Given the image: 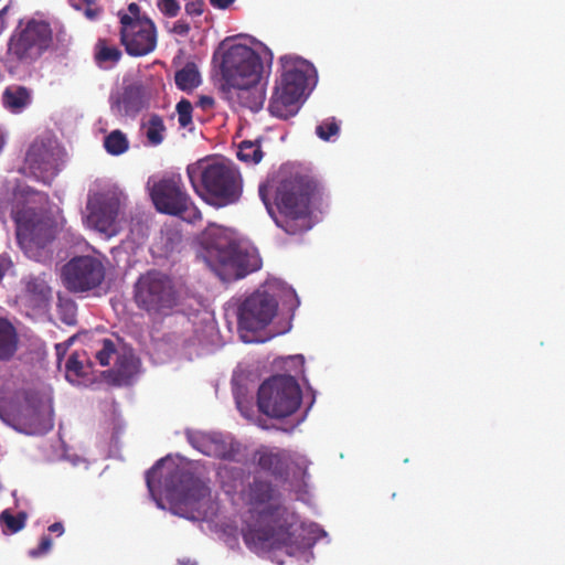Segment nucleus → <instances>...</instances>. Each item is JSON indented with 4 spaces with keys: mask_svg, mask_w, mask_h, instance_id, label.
I'll use <instances>...</instances> for the list:
<instances>
[{
    "mask_svg": "<svg viewBox=\"0 0 565 565\" xmlns=\"http://www.w3.org/2000/svg\"><path fill=\"white\" fill-rule=\"evenodd\" d=\"M258 194L279 228L300 235L313 226L312 214L323 203L324 190L315 178L282 168L259 185Z\"/></svg>",
    "mask_w": 565,
    "mask_h": 565,
    "instance_id": "nucleus-1",
    "label": "nucleus"
},
{
    "mask_svg": "<svg viewBox=\"0 0 565 565\" xmlns=\"http://www.w3.org/2000/svg\"><path fill=\"white\" fill-rule=\"evenodd\" d=\"M146 482L151 497H164L174 514L189 520L207 518L210 488L189 469L163 458L147 471Z\"/></svg>",
    "mask_w": 565,
    "mask_h": 565,
    "instance_id": "nucleus-2",
    "label": "nucleus"
},
{
    "mask_svg": "<svg viewBox=\"0 0 565 565\" xmlns=\"http://www.w3.org/2000/svg\"><path fill=\"white\" fill-rule=\"evenodd\" d=\"M200 245L198 258L222 280L239 279L257 269L253 257L239 247L223 226L209 225L200 235Z\"/></svg>",
    "mask_w": 565,
    "mask_h": 565,
    "instance_id": "nucleus-3",
    "label": "nucleus"
},
{
    "mask_svg": "<svg viewBox=\"0 0 565 565\" xmlns=\"http://www.w3.org/2000/svg\"><path fill=\"white\" fill-rule=\"evenodd\" d=\"M297 516L286 507L275 505L252 514L242 530L245 544L254 552H266L270 550L289 548L294 544V526Z\"/></svg>",
    "mask_w": 565,
    "mask_h": 565,
    "instance_id": "nucleus-4",
    "label": "nucleus"
},
{
    "mask_svg": "<svg viewBox=\"0 0 565 565\" xmlns=\"http://www.w3.org/2000/svg\"><path fill=\"white\" fill-rule=\"evenodd\" d=\"M186 174L194 192L215 206L236 203L242 195L241 173L230 162H211L203 167L190 164Z\"/></svg>",
    "mask_w": 565,
    "mask_h": 565,
    "instance_id": "nucleus-5",
    "label": "nucleus"
},
{
    "mask_svg": "<svg viewBox=\"0 0 565 565\" xmlns=\"http://www.w3.org/2000/svg\"><path fill=\"white\" fill-rule=\"evenodd\" d=\"M132 300L150 319H163L181 305L182 291L172 276L150 269L135 281Z\"/></svg>",
    "mask_w": 565,
    "mask_h": 565,
    "instance_id": "nucleus-6",
    "label": "nucleus"
},
{
    "mask_svg": "<svg viewBox=\"0 0 565 565\" xmlns=\"http://www.w3.org/2000/svg\"><path fill=\"white\" fill-rule=\"evenodd\" d=\"M53 44V30L44 20L20 22L8 41L6 67L14 74L18 66H30Z\"/></svg>",
    "mask_w": 565,
    "mask_h": 565,
    "instance_id": "nucleus-7",
    "label": "nucleus"
},
{
    "mask_svg": "<svg viewBox=\"0 0 565 565\" xmlns=\"http://www.w3.org/2000/svg\"><path fill=\"white\" fill-rule=\"evenodd\" d=\"M14 220L19 245L30 258L40 259L45 247L56 237V218L47 210L26 206L15 213Z\"/></svg>",
    "mask_w": 565,
    "mask_h": 565,
    "instance_id": "nucleus-8",
    "label": "nucleus"
},
{
    "mask_svg": "<svg viewBox=\"0 0 565 565\" xmlns=\"http://www.w3.org/2000/svg\"><path fill=\"white\" fill-rule=\"evenodd\" d=\"M302 394L291 375H275L262 383L257 392L259 412L273 418L292 415L301 404Z\"/></svg>",
    "mask_w": 565,
    "mask_h": 565,
    "instance_id": "nucleus-9",
    "label": "nucleus"
},
{
    "mask_svg": "<svg viewBox=\"0 0 565 565\" xmlns=\"http://www.w3.org/2000/svg\"><path fill=\"white\" fill-rule=\"evenodd\" d=\"M308 65L305 61H285L280 82L275 87L268 109L275 117L287 119L298 111V102L307 85Z\"/></svg>",
    "mask_w": 565,
    "mask_h": 565,
    "instance_id": "nucleus-10",
    "label": "nucleus"
},
{
    "mask_svg": "<svg viewBox=\"0 0 565 565\" xmlns=\"http://www.w3.org/2000/svg\"><path fill=\"white\" fill-rule=\"evenodd\" d=\"M150 196L160 213L179 216L188 223L202 220V213L188 194L180 175H171L154 182Z\"/></svg>",
    "mask_w": 565,
    "mask_h": 565,
    "instance_id": "nucleus-11",
    "label": "nucleus"
},
{
    "mask_svg": "<svg viewBox=\"0 0 565 565\" xmlns=\"http://www.w3.org/2000/svg\"><path fill=\"white\" fill-rule=\"evenodd\" d=\"M120 42L130 56H145L157 46L154 23L141 14L140 7L132 2L126 10L118 12Z\"/></svg>",
    "mask_w": 565,
    "mask_h": 565,
    "instance_id": "nucleus-12",
    "label": "nucleus"
},
{
    "mask_svg": "<svg viewBox=\"0 0 565 565\" xmlns=\"http://www.w3.org/2000/svg\"><path fill=\"white\" fill-rule=\"evenodd\" d=\"M277 312L278 300L273 294L258 289L246 297L237 312L241 339L245 343L264 342L256 332L269 326Z\"/></svg>",
    "mask_w": 565,
    "mask_h": 565,
    "instance_id": "nucleus-13",
    "label": "nucleus"
},
{
    "mask_svg": "<svg viewBox=\"0 0 565 565\" xmlns=\"http://www.w3.org/2000/svg\"><path fill=\"white\" fill-rule=\"evenodd\" d=\"M221 72L224 79L223 86L255 83L260 81L263 62L249 46L235 44L224 53Z\"/></svg>",
    "mask_w": 565,
    "mask_h": 565,
    "instance_id": "nucleus-14",
    "label": "nucleus"
},
{
    "mask_svg": "<svg viewBox=\"0 0 565 565\" xmlns=\"http://www.w3.org/2000/svg\"><path fill=\"white\" fill-rule=\"evenodd\" d=\"M105 278V268L92 256H78L63 266L64 286L72 292L89 291L98 287Z\"/></svg>",
    "mask_w": 565,
    "mask_h": 565,
    "instance_id": "nucleus-15",
    "label": "nucleus"
},
{
    "mask_svg": "<svg viewBox=\"0 0 565 565\" xmlns=\"http://www.w3.org/2000/svg\"><path fill=\"white\" fill-rule=\"evenodd\" d=\"M86 209L88 211L86 222L89 227L105 234L114 231L119 211L118 198L110 194H95L89 198Z\"/></svg>",
    "mask_w": 565,
    "mask_h": 565,
    "instance_id": "nucleus-16",
    "label": "nucleus"
},
{
    "mask_svg": "<svg viewBox=\"0 0 565 565\" xmlns=\"http://www.w3.org/2000/svg\"><path fill=\"white\" fill-rule=\"evenodd\" d=\"M223 94L235 110L248 109L257 113L266 99L265 87L259 82L223 86Z\"/></svg>",
    "mask_w": 565,
    "mask_h": 565,
    "instance_id": "nucleus-17",
    "label": "nucleus"
},
{
    "mask_svg": "<svg viewBox=\"0 0 565 565\" xmlns=\"http://www.w3.org/2000/svg\"><path fill=\"white\" fill-rule=\"evenodd\" d=\"M25 160L34 174L46 184L60 171L58 153L44 143H33L26 152Z\"/></svg>",
    "mask_w": 565,
    "mask_h": 565,
    "instance_id": "nucleus-18",
    "label": "nucleus"
},
{
    "mask_svg": "<svg viewBox=\"0 0 565 565\" xmlns=\"http://www.w3.org/2000/svg\"><path fill=\"white\" fill-rule=\"evenodd\" d=\"M145 107V87L135 82L125 85L122 90L110 97V108L116 116L136 117Z\"/></svg>",
    "mask_w": 565,
    "mask_h": 565,
    "instance_id": "nucleus-19",
    "label": "nucleus"
},
{
    "mask_svg": "<svg viewBox=\"0 0 565 565\" xmlns=\"http://www.w3.org/2000/svg\"><path fill=\"white\" fill-rule=\"evenodd\" d=\"M253 459L263 471L268 472L275 479L287 480L291 463L287 450L262 446L255 451Z\"/></svg>",
    "mask_w": 565,
    "mask_h": 565,
    "instance_id": "nucleus-20",
    "label": "nucleus"
},
{
    "mask_svg": "<svg viewBox=\"0 0 565 565\" xmlns=\"http://www.w3.org/2000/svg\"><path fill=\"white\" fill-rule=\"evenodd\" d=\"M94 62L102 70L114 68L122 57V52L111 40L99 38L94 45Z\"/></svg>",
    "mask_w": 565,
    "mask_h": 565,
    "instance_id": "nucleus-21",
    "label": "nucleus"
},
{
    "mask_svg": "<svg viewBox=\"0 0 565 565\" xmlns=\"http://www.w3.org/2000/svg\"><path fill=\"white\" fill-rule=\"evenodd\" d=\"M19 349V333L7 318L0 317V362L10 361Z\"/></svg>",
    "mask_w": 565,
    "mask_h": 565,
    "instance_id": "nucleus-22",
    "label": "nucleus"
},
{
    "mask_svg": "<svg viewBox=\"0 0 565 565\" xmlns=\"http://www.w3.org/2000/svg\"><path fill=\"white\" fill-rule=\"evenodd\" d=\"M140 130L147 139L146 145L150 147L160 146L167 136V127L162 116L154 113L142 119Z\"/></svg>",
    "mask_w": 565,
    "mask_h": 565,
    "instance_id": "nucleus-23",
    "label": "nucleus"
},
{
    "mask_svg": "<svg viewBox=\"0 0 565 565\" xmlns=\"http://www.w3.org/2000/svg\"><path fill=\"white\" fill-rule=\"evenodd\" d=\"M31 103V93L25 86H9L2 94L3 106L12 113H20Z\"/></svg>",
    "mask_w": 565,
    "mask_h": 565,
    "instance_id": "nucleus-24",
    "label": "nucleus"
},
{
    "mask_svg": "<svg viewBox=\"0 0 565 565\" xmlns=\"http://www.w3.org/2000/svg\"><path fill=\"white\" fill-rule=\"evenodd\" d=\"M177 87L183 92H191L201 84V75L195 63L189 62L174 74Z\"/></svg>",
    "mask_w": 565,
    "mask_h": 565,
    "instance_id": "nucleus-25",
    "label": "nucleus"
},
{
    "mask_svg": "<svg viewBox=\"0 0 565 565\" xmlns=\"http://www.w3.org/2000/svg\"><path fill=\"white\" fill-rule=\"evenodd\" d=\"M85 352H73L65 364L66 379L71 383L79 384V380L88 375L89 365L85 364Z\"/></svg>",
    "mask_w": 565,
    "mask_h": 565,
    "instance_id": "nucleus-26",
    "label": "nucleus"
},
{
    "mask_svg": "<svg viewBox=\"0 0 565 565\" xmlns=\"http://www.w3.org/2000/svg\"><path fill=\"white\" fill-rule=\"evenodd\" d=\"M202 444L203 445L200 450L207 456H214L225 460H236L238 448L233 444L227 446L223 441H217L205 437L202 438Z\"/></svg>",
    "mask_w": 565,
    "mask_h": 565,
    "instance_id": "nucleus-27",
    "label": "nucleus"
},
{
    "mask_svg": "<svg viewBox=\"0 0 565 565\" xmlns=\"http://www.w3.org/2000/svg\"><path fill=\"white\" fill-rule=\"evenodd\" d=\"M26 297L34 307H42L51 298V288L39 278H32L26 284Z\"/></svg>",
    "mask_w": 565,
    "mask_h": 565,
    "instance_id": "nucleus-28",
    "label": "nucleus"
},
{
    "mask_svg": "<svg viewBox=\"0 0 565 565\" xmlns=\"http://www.w3.org/2000/svg\"><path fill=\"white\" fill-rule=\"evenodd\" d=\"M275 494V488L271 482L254 479L248 488V499L252 504H264L269 502Z\"/></svg>",
    "mask_w": 565,
    "mask_h": 565,
    "instance_id": "nucleus-29",
    "label": "nucleus"
},
{
    "mask_svg": "<svg viewBox=\"0 0 565 565\" xmlns=\"http://www.w3.org/2000/svg\"><path fill=\"white\" fill-rule=\"evenodd\" d=\"M20 422L24 426L22 430L26 434H42L51 427V425H46L41 413L33 407L25 408V413Z\"/></svg>",
    "mask_w": 565,
    "mask_h": 565,
    "instance_id": "nucleus-30",
    "label": "nucleus"
},
{
    "mask_svg": "<svg viewBox=\"0 0 565 565\" xmlns=\"http://www.w3.org/2000/svg\"><path fill=\"white\" fill-rule=\"evenodd\" d=\"M106 151L113 156H119L129 148V141L126 135L120 130H114L104 139Z\"/></svg>",
    "mask_w": 565,
    "mask_h": 565,
    "instance_id": "nucleus-31",
    "label": "nucleus"
},
{
    "mask_svg": "<svg viewBox=\"0 0 565 565\" xmlns=\"http://www.w3.org/2000/svg\"><path fill=\"white\" fill-rule=\"evenodd\" d=\"M237 158L246 163H258L263 158V151L258 142L244 140L237 151Z\"/></svg>",
    "mask_w": 565,
    "mask_h": 565,
    "instance_id": "nucleus-32",
    "label": "nucleus"
},
{
    "mask_svg": "<svg viewBox=\"0 0 565 565\" xmlns=\"http://www.w3.org/2000/svg\"><path fill=\"white\" fill-rule=\"evenodd\" d=\"M138 370V361L134 356L121 355L116 362V373L118 380L129 381Z\"/></svg>",
    "mask_w": 565,
    "mask_h": 565,
    "instance_id": "nucleus-33",
    "label": "nucleus"
},
{
    "mask_svg": "<svg viewBox=\"0 0 565 565\" xmlns=\"http://www.w3.org/2000/svg\"><path fill=\"white\" fill-rule=\"evenodd\" d=\"M0 521L9 533L14 534L25 526L26 514L19 512L17 515H13L8 510H4L0 514Z\"/></svg>",
    "mask_w": 565,
    "mask_h": 565,
    "instance_id": "nucleus-34",
    "label": "nucleus"
},
{
    "mask_svg": "<svg viewBox=\"0 0 565 565\" xmlns=\"http://www.w3.org/2000/svg\"><path fill=\"white\" fill-rule=\"evenodd\" d=\"M180 127L186 128L192 124L193 107L190 100L182 98L175 106Z\"/></svg>",
    "mask_w": 565,
    "mask_h": 565,
    "instance_id": "nucleus-35",
    "label": "nucleus"
},
{
    "mask_svg": "<svg viewBox=\"0 0 565 565\" xmlns=\"http://www.w3.org/2000/svg\"><path fill=\"white\" fill-rule=\"evenodd\" d=\"M339 130L340 127L335 119L330 118L317 126L316 134L320 139L329 141L331 137L337 136L339 134Z\"/></svg>",
    "mask_w": 565,
    "mask_h": 565,
    "instance_id": "nucleus-36",
    "label": "nucleus"
},
{
    "mask_svg": "<svg viewBox=\"0 0 565 565\" xmlns=\"http://www.w3.org/2000/svg\"><path fill=\"white\" fill-rule=\"evenodd\" d=\"M116 352L114 342L110 339L103 340V348L97 351L96 359L100 365L107 366L110 363L111 355Z\"/></svg>",
    "mask_w": 565,
    "mask_h": 565,
    "instance_id": "nucleus-37",
    "label": "nucleus"
},
{
    "mask_svg": "<svg viewBox=\"0 0 565 565\" xmlns=\"http://www.w3.org/2000/svg\"><path fill=\"white\" fill-rule=\"evenodd\" d=\"M158 8L166 17L174 18L180 12V4L178 0H160Z\"/></svg>",
    "mask_w": 565,
    "mask_h": 565,
    "instance_id": "nucleus-38",
    "label": "nucleus"
},
{
    "mask_svg": "<svg viewBox=\"0 0 565 565\" xmlns=\"http://www.w3.org/2000/svg\"><path fill=\"white\" fill-rule=\"evenodd\" d=\"M52 547V540L50 536L44 535L41 537V541L36 548H33L29 552L31 557H39L46 554Z\"/></svg>",
    "mask_w": 565,
    "mask_h": 565,
    "instance_id": "nucleus-39",
    "label": "nucleus"
},
{
    "mask_svg": "<svg viewBox=\"0 0 565 565\" xmlns=\"http://www.w3.org/2000/svg\"><path fill=\"white\" fill-rule=\"evenodd\" d=\"M81 1L85 6L84 13L88 19L94 20L99 15L100 9L96 6L95 0H81Z\"/></svg>",
    "mask_w": 565,
    "mask_h": 565,
    "instance_id": "nucleus-40",
    "label": "nucleus"
},
{
    "mask_svg": "<svg viewBox=\"0 0 565 565\" xmlns=\"http://www.w3.org/2000/svg\"><path fill=\"white\" fill-rule=\"evenodd\" d=\"M203 0H191L185 4V12L189 15H201L203 13Z\"/></svg>",
    "mask_w": 565,
    "mask_h": 565,
    "instance_id": "nucleus-41",
    "label": "nucleus"
},
{
    "mask_svg": "<svg viewBox=\"0 0 565 565\" xmlns=\"http://www.w3.org/2000/svg\"><path fill=\"white\" fill-rule=\"evenodd\" d=\"M172 31L178 35L185 36L190 32V24L185 21L179 20L173 24Z\"/></svg>",
    "mask_w": 565,
    "mask_h": 565,
    "instance_id": "nucleus-42",
    "label": "nucleus"
},
{
    "mask_svg": "<svg viewBox=\"0 0 565 565\" xmlns=\"http://www.w3.org/2000/svg\"><path fill=\"white\" fill-rule=\"evenodd\" d=\"M64 309L67 311L66 317L63 318L67 324H74L76 321L75 306L73 303L65 305Z\"/></svg>",
    "mask_w": 565,
    "mask_h": 565,
    "instance_id": "nucleus-43",
    "label": "nucleus"
},
{
    "mask_svg": "<svg viewBox=\"0 0 565 565\" xmlns=\"http://www.w3.org/2000/svg\"><path fill=\"white\" fill-rule=\"evenodd\" d=\"M214 105V99L210 96H201L199 99V106L203 109L212 108Z\"/></svg>",
    "mask_w": 565,
    "mask_h": 565,
    "instance_id": "nucleus-44",
    "label": "nucleus"
},
{
    "mask_svg": "<svg viewBox=\"0 0 565 565\" xmlns=\"http://www.w3.org/2000/svg\"><path fill=\"white\" fill-rule=\"evenodd\" d=\"M235 0H210L211 4L217 9L228 8Z\"/></svg>",
    "mask_w": 565,
    "mask_h": 565,
    "instance_id": "nucleus-45",
    "label": "nucleus"
},
{
    "mask_svg": "<svg viewBox=\"0 0 565 565\" xmlns=\"http://www.w3.org/2000/svg\"><path fill=\"white\" fill-rule=\"evenodd\" d=\"M11 265V262L0 257V281L2 280L3 276L6 275L7 270L9 269Z\"/></svg>",
    "mask_w": 565,
    "mask_h": 565,
    "instance_id": "nucleus-46",
    "label": "nucleus"
},
{
    "mask_svg": "<svg viewBox=\"0 0 565 565\" xmlns=\"http://www.w3.org/2000/svg\"><path fill=\"white\" fill-rule=\"evenodd\" d=\"M49 531L61 535L64 532V526L61 522H55L49 526Z\"/></svg>",
    "mask_w": 565,
    "mask_h": 565,
    "instance_id": "nucleus-47",
    "label": "nucleus"
},
{
    "mask_svg": "<svg viewBox=\"0 0 565 565\" xmlns=\"http://www.w3.org/2000/svg\"><path fill=\"white\" fill-rule=\"evenodd\" d=\"M296 466L302 470V481L303 483H306V478L308 477V471H307V462L306 460H301L299 462L296 463Z\"/></svg>",
    "mask_w": 565,
    "mask_h": 565,
    "instance_id": "nucleus-48",
    "label": "nucleus"
},
{
    "mask_svg": "<svg viewBox=\"0 0 565 565\" xmlns=\"http://www.w3.org/2000/svg\"><path fill=\"white\" fill-rule=\"evenodd\" d=\"M179 565H196V563L192 562L190 559H186V561H180Z\"/></svg>",
    "mask_w": 565,
    "mask_h": 565,
    "instance_id": "nucleus-49",
    "label": "nucleus"
},
{
    "mask_svg": "<svg viewBox=\"0 0 565 565\" xmlns=\"http://www.w3.org/2000/svg\"><path fill=\"white\" fill-rule=\"evenodd\" d=\"M4 143L3 137L0 135V150L2 149Z\"/></svg>",
    "mask_w": 565,
    "mask_h": 565,
    "instance_id": "nucleus-50",
    "label": "nucleus"
},
{
    "mask_svg": "<svg viewBox=\"0 0 565 565\" xmlns=\"http://www.w3.org/2000/svg\"><path fill=\"white\" fill-rule=\"evenodd\" d=\"M73 7L77 8V9H81V7L76 3H73Z\"/></svg>",
    "mask_w": 565,
    "mask_h": 565,
    "instance_id": "nucleus-51",
    "label": "nucleus"
}]
</instances>
